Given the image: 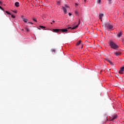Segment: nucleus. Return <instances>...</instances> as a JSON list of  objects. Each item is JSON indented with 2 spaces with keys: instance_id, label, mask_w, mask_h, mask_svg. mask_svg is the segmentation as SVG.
Here are the masks:
<instances>
[{
  "instance_id": "obj_1",
  "label": "nucleus",
  "mask_w": 124,
  "mask_h": 124,
  "mask_svg": "<svg viewBox=\"0 0 124 124\" xmlns=\"http://www.w3.org/2000/svg\"><path fill=\"white\" fill-rule=\"evenodd\" d=\"M109 46H110L111 48L114 49V50H116L118 49V48H119V46L117 45L116 43L112 41L109 42Z\"/></svg>"
},
{
  "instance_id": "obj_2",
  "label": "nucleus",
  "mask_w": 124,
  "mask_h": 124,
  "mask_svg": "<svg viewBox=\"0 0 124 124\" xmlns=\"http://www.w3.org/2000/svg\"><path fill=\"white\" fill-rule=\"evenodd\" d=\"M106 27H107V28L110 31H113V30H114V29L113 28V26L111 25V23L110 22H107L106 23Z\"/></svg>"
},
{
  "instance_id": "obj_3",
  "label": "nucleus",
  "mask_w": 124,
  "mask_h": 124,
  "mask_svg": "<svg viewBox=\"0 0 124 124\" xmlns=\"http://www.w3.org/2000/svg\"><path fill=\"white\" fill-rule=\"evenodd\" d=\"M79 25H80V19H79V23H78V24L77 26H75V27H74L73 28L68 27L67 30H69V29H72V30H75V29H76V28H78V27H79Z\"/></svg>"
},
{
  "instance_id": "obj_4",
  "label": "nucleus",
  "mask_w": 124,
  "mask_h": 124,
  "mask_svg": "<svg viewBox=\"0 0 124 124\" xmlns=\"http://www.w3.org/2000/svg\"><path fill=\"white\" fill-rule=\"evenodd\" d=\"M104 16V14H100L99 16V19L101 20V21H102V17Z\"/></svg>"
},
{
  "instance_id": "obj_5",
  "label": "nucleus",
  "mask_w": 124,
  "mask_h": 124,
  "mask_svg": "<svg viewBox=\"0 0 124 124\" xmlns=\"http://www.w3.org/2000/svg\"><path fill=\"white\" fill-rule=\"evenodd\" d=\"M53 31H55V32H61V29H53Z\"/></svg>"
},
{
  "instance_id": "obj_6",
  "label": "nucleus",
  "mask_w": 124,
  "mask_h": 124,
  "mask_svg": "<svg viewBox=\"0 0 124 124\" xmlns=\"http://www.w3.org/2000/svg\"><path fill=\"white\" fill-rule=\"evenodd\" d=\"M15 6H16V7H19V6H20L19 2H16L15 3Z\"/></svg>"
},
{
  "instance_id": "obj_7",
  "label": "nucleus",
  "mask_w": 124,
  "mask_h": 124,
  "mask_svg": "<svg viewBox=\"0 0 124 124\" xmlns=\"http://www.w3.org/2000/svg\"><path fill=\"white\" fill-rule=\"evenodd\" d=\"M115 55H116V56H120V55H121V53L120 51H117L114 53Z\"/></svg>"
},
{
  "instance_id": "obj_8",
  "label": "nucleus",
  "mask_w": 124,
  "mask_h": 124,
  "mask_svg": "<svg viewBox=\"0 0 124 124\" xmlns=\"http://www.w3.org/2000/svg\"><path fill=\"white\" fill-rule=\"evenodd\" d=\"M63 11L65 14H66V13H67V11H66V7H63Z\"/></svg>"
},
{
  "instance_id": "obj_9",
  "label": "nucleus",
  "mask_w": 124,
  "mask_h": 124,
  "mask_svg": "<svg viewBox=\"0 0 124 124\" xmlns=\"http://www.w3.org/2000/svg\"><path fill=\"white\" fill-rule=\"evenodd\" d=\"M117 117H118L117 115H114V116H113L112 118L110 119V121H114V120H116Z\"/></svg>"
},
{
  "instance_id": "obj_10",
  "label": "nucleus",
  "mask_w": 124,
  "mask_h": 124,
  "mask_svg": "<svg viewBox=\"0 0 124 124\" xmlns=\"http://www.w3.org/2000/svg\"><path fill=\"white\" fill-rule=\"evenodd\" d=\"M22 20H23V22H24L25 23H28V22H29V20H28L26 18H22Z\"/></svg>"
},
{
  "instance_id": "obj_11",
  "label": "nucleus",
  "mask_w": 124,
  "mask_h": 124,
  "mask_svg": "<svg viewBox=\"0 0 124 124\" xmlns=\"http://www.w3.org/2000/svg\"><path fill=\"white\" fill-rule=\"evenodd\" d=\"M61 31H62L63 32H65L66 31H67V29H60Z\"/></svg>"
},
{
  "instance_id": "obj_12",
  "label": "nucleus",
  "mask_w": 124,
  "mask_h": 124,
  "mask_svg": "<svg viewBox=\"0 0 124 124\" xmlns=\"http://www.w3.org/2000/svg\"><path fill=\"white\" fill-rule=\"evenodd\" d=\"M75 13L76 16H79V12H78V11L77 10L75 11Z\"/></svg>"
},
{
  "instance_id": "obj_13",
  "label": "nucleus",
  "mask_w": 124,
  "mask_h": 124,
  "mask_svg": "<svg viewBox=\"0 0 124 124\" xmlns=\"http://www.w3.org/2000/svg\"><path fill=\"white\" fill-rule=\"evenodd\" d=\"M81 42H82V41L79 40V42L77 43V46L80 45V44H81Z\"/></svg>"
},
{
  "instance_id": "obj_14",
  "label": "nucleus",
  "mask_w": 124,
  "mask_h": 124,
  "mask_svg": "<svg viewBox=\"0 0 124 124\" xmlns=\"http://www.w3.org/2000/svg\"><path fill=\"white\" fill-rule=\"evenodd\" d=\"M124 66H123V67L122 68H121L120 71L124 72Z\"/></svg>"
},
{
  "instance_id": "obj_15",
  "label": "nucleus",
  "mask_w": 124,
  "mask_h": 124,
  "mask_svg": "<svg viewBox=\"0 0 124 124\" xmlns=\"http://www.w3.org/2000/svg\"><path fill=\"white\" fill-rule=\"evenodd\" d=\"M118 37H121L122 36V32H120L119 34H117Z\"/></svg>"
},
{
  "instance_id": "obj_16",
  "label": "nucleus",
  "mask_w": 124,
  "mask_h": 124,
  "mask_svg": "<svg viewBox=\"0 0 124 124\" xmlns=\"http://www.w3.org/2000/svg\"><path fill=\"white\" fill-rule=\"evenodd\" d=\"M33 21H34V22H36V23H37V20L34 18V17H32V18Z\"/></svg>"
},
{
  "instance_id": "obj_17",
  "label": "nucleus",
  "mask_w": 124,
  "mask_h": 124,
  "mask_svg": "<svg viewBox=\"0 0 124 124\" xmlns=\"http://www.w3.org/2000/svg\"><path fill=\"white\" fill-rule=\"evenodd\" d=\"M51 52L53 53V52H56V49H52L51 50Z\"/></svg>"
},
{
  "instance_id": "obj_18",
  "label": "nucleus",
  "mask_w": 124,
  "mask_h": 124,
  "mask_svg": "<svg viewBox=\"0 0 124 124\" xmlns=\"http://www.w3.org/2000/svg\"><path fill=\"white\" fill-rule=\"evenodd\" d=\"M6 13H7V14H8L9 15H11V14L7 11H6Z\"/></svg>"
},
{
  "instance_id": "obj_19",
  "label": "nucleus",
  "mask_w": 124,
  "mask_h": 124,
  "mask_svg": "<svg viewBox=\"0 0 124 124\" xmlns=\"http://www.w3.org/2000/svg\"><path fill=\"white\" fill-rule=\"evenodd\" d=\"M119 73H120V74H124V72H122V71H121L120 70H119Z\"/></svg>"
},
{
  "instance_id": "obj_20",
  "label": "nucleus",
  "mask_w": 124,
  "mask_h": 124,
  "mask_svg": "<svg viewBox=\"0 0 124 124\" xmlns=\"http://www.w3.org/2000/svg\"><path fill=\"white\" fill-rule=\"evenodd\" d=\"M40 28H41V29H45L46 27L42 26H40Z\"/></svg>"
},
{
  "instance_id": "obj_21",
  "label": "nucleus",
  "mask_w": 124,
  "mask_h": 124,
  "mask_svg": "<svg viewBox=\"0 0 124 124\" xmlns=\"http://www.w3.org/2000/svg\"><path fill=\"white\" fill-rule=\"evenodd\" d=\"M25 30H26L27 31H30V29L29 28H25Z\"/></svg>"
},
{
  "instance_id": "obj_22",
  "label": "nucleus",
  "mask_w": 124,
  "mask_h": 124,
  "mask_svg": "<svg viewBox=\"0 0 124 124\" xmlns=\"http://www.w3.org/2000/svg\"><path fill=\"white\" fill-rule=\"evenodd\" d=\"M107 62H111V61H110V60H109V59H106Z\"/></svg>"
},
{
  "instance_id": "obj_23",
  "label": "nucleus",
  "mask_w": 124,
  "mask_h": 124,
  "mask_svg": "<svg viewBox=\"0 0 124 124\" xmlns=\"http://www.w3.org/2000/svg\"><path fill=\"white\" fill-rule=\"evenodd\" d=\"M101 0H98V4H101Z\"/></svg>"
},
{
  "instance_id": "obj_24",
  "label": "nucleus",
  "mask_w": 124,
  "mask_h": 124,
  "mask_svg": "<svg viewBox=\"0 0 124 124\" xmlns=\"http://www.w3.org/2000/svg\"><path fill=\"white\" fill-rule=\"evenodd\" d=\"M0 9H1V10H2V11H4V9L1 7V6H0Z\"/></svg>"
},
{
  "instance_id": "obj_25",
  "label": "nucleus",
  "mask_w": 124,
  "mask_h": 124,
  "mask_svg": "<svg viewBox=\"0 0 124 124\" xmlns=\"http://www.w3.org/2000/svg\"><path fill=\"white\" fill-rule=\"evenodd\" d=\"M11 15L12 18H16V16L14 15Z\"/></svg>"
},
{
  "instance_id": "obj_26",
  "label": "nucleus",
  "mask_w": 124,
  "mask_h": 124,
  "mask_svg": "<svg viewBox=\"0 0 124 124\" xmlns=\"http://www.w3.org/2000/svg\"><path fill=\"white\" fill-rule=\"evenodd\" d=\"M109 63L111 64V65H113V66H114V64H113V62H110Z\"/></svg>"
},
{
  "instance_id": "obj_27",
  "label": "nucleus",
  "mask_w": 124,
  "mask_h": 124,
  "mask_svg": "<svg viewBox=\"0 0 124 124\" xmlns=\"http://www.w3.org/2000/svg\"><path fill=\"white\" fill-rule=\"evenodd\" d=\"M68 8L69 6L67 5H65V8Z\"/></svg>"
},
{
  "instance_id": "obj_28",
  "label": "nucleus",
  "mask_w": 124,
  "mask_h": 124,
  "mask_svg": "<svg viewBox=\"0 0 124 124\" xmlns=\"http://www.w3.org/2000/svg\"><path fill=\"white\" fill-rule=\"evenodd\" d=\"M13 12H14V13L17 14V11H13Z\"/></svg>"
},
{
  "instance_id": "obj_29",
  "label": "nucleus",
  "mask_w": 124,
  "mask_h": 124,
  "mask_svg": "<svg viewBox=\"0 0 124 124\" xmlns=\"http://www.w3.org/2000/svg\"><path fill=\"white\" fill-rule=\"evenodd\" d=\"M68 15L69 16H71V15H72V14L71 13H69Z\"/></svg>"
},
{
  "instance_id": "obj_30",
  "label": "nucleus",
  "mask_w": 124,
  "mask_h": 124,
  "mask_svg": "<svg viewBox=\"0 0 124 124\" xmlns=\"http://www.w3.org/2000/svg\"><path fill=\"white\" fill-rule=\"evenodd\" d=\"M28 24H31V25H33V23L32 22H28Z\"/></svg>"
},
{
  "instance_id": "obj_31",
  "label": "nucleus",
  "mask_w": 124,
  "mask_h": 124,
  "mask_svg": "<svg viewBox=\"0 0 124 124\" xmlns=\"http://www.w3.org/2000/svg\"><path fill=\"white\" fill-rule=\"evenodd\" d=\"M57 3H58V4H60V3H61V2L60 1H58Z\"/></svg>"
},
{
  "instance_id": "obj_32",
  "label": "nucleus",
  "mask_w": 124,
  "mask_h": 124,
  "mask_svg": "<svg viewBox=\"0 0 124 124\" xmlns=\"http://www.w3.org/2000/svg\"><path fill=\"white\" fill-rule=\"evenodd\" d=\"M75 5H79V4H78V3H75Z\"/></svg>"
},
{
  "instance_id": "obj_33",
  "label": "nucleus",
  "mask_w": 124,
  "mask_h": 124,
  "mask_svg": "<svg viewBox=\"0 0 124 124\" xmlns=\"http://www.w3.org/2000/svg\"><path fill=\"white\" fill-rule=\"evenodd\" d=\"M0 4H2V2H1V1H0Z\"/></svg>"
},
{
  "instance_id": "obj_34",
  "label": "nucleus",
  "mask_w": 124,
  "mask_h": 124,
  "mask_svg": "<svg viewBox=\"0 0 124 124\" xmlns=\"http://www.w3.org/2000/svg\"><path fill=\"white\" fill-rule=\"evenodd\" d=\"M21 18L23 19V18H24V16H21Z\"/></svg>"
},
{
  "instance_id": "obj_35",
  "label": "nucleus",
  "mask_w": 124,
  "mask_h": 124,
  "mask_svg": "<svg viewBox=\"0 0 124 124\" xmlns=\"http://www.w3.org/2000/svg\"><path fill=\"white\" fill-rule=\"evenodd\" d=\"M84 2H86V1H87V0H84Z\"/></svg>"
},
{
  "instance_id": "obj_36",
  "label": "nucleus",
  "mask_w": 124,
  "mask_h": 124,
  "mask_svg": "<svg viewBox=\"0 0 124 124\" xmlns=\"http://www.w3.org/2000/svg\"><path fill=\"white\" fill-rule=\"evenodd\" d=\"M52 23H55V21H52Z\"/></svg>"
},
{
  "instance_id": "obj_37",
  "label": "nucleus",
  "mask_w": 124,
  "mask_h": 124,
  "mask_svg": "<svg viewBox=\"0 0 124 124\" xmlns=\"http://www.w3.org/2000/svg\"><path fill=\"white\" fill-rule=\"evenodd\" d=\"M50 24H51V25H53V23H52V22H51Z\"/></svg>"
},
{
  "instance_id": "obj_38",
  "label": "nucleus",
  "mask_w": 124,
  "mask_h": 124,
  "mask_svg": "<svg viewBox=\"0 0 124 124\" xmlns=\"http://www.w3.org/2000/svg\"><path fill=\"white\" fill-rule=\"evenodd\" d=\"M111 0H109V1H111Z\"/></svg>"
},
{
  "instance_id": "obj_39",
  "label": "nucleus",
  "mask_w": 124,
  "mask_h": 124,
  "mask_svg": "<svg viewBox=\"0 0 124 124\" xmlns=\"http://www.w3.org/2000/svg\"><path fill=\"white\" fill-rule=\"evenodd\" d=\"M39 30H41V29H40V28H39Z\"/></svg>"
},
{
  "instance_id": "obj_40",
  "label": "nucleus",
  "mask_w": 124,
  "mask_h": 124,
  "mask_svg": "<svg viewBox=\"0 0 124 124\" xmlns=\"http://www.w3.org/2000/svg\"><path fill=\"white\" fill-rule=\"evenodd\" d=\"M81 48H83V46H81Z\"/></svg>"
},
{
  "instance_id": "obj_41",
  "label": "nucleus",
  "mask_w": 124,
  "mask_h": 124,
  "mask_svg": "<svg viewBox=\"0 0 124 124\" xmlns=\"http://www.w3.org/2000/svg\"><path fill=\"white\" fill-rule=\"evenodd\" d=\"M22 31H24V30H23V29H22Z\"/></svg>"
},
{
  "instance_id": "obj_42",
  "label": "nucleus",
  "mask_w": 124,
  "mask_h": 124,
  "mask_svg": "<svg viewBox=\"0 0 124 124\" xmlns=\"http://www.w3.org/2000/svg\"><path fill=\"white\" fill-rule=\"evenodd\" d=\"M107 121H108V119H107Z\"/></svg>"
},
{
  "instance_id": "obj_43",
  "label": "nucleus",
  "mask_w": 124,
  "mask_h": 124,
  "mask_svg": "<svg viewBox=\"0 0 124 124\" xmlns=\"http://www.w3.org/2000/svg\"><path fill=\"white\" fill-rule=\"evenodd\" d=\"M124 1V0H123Z\"/></svg>"
}]
</instances>
